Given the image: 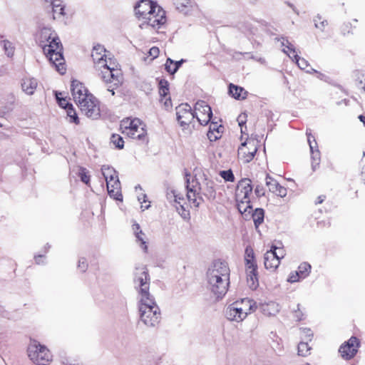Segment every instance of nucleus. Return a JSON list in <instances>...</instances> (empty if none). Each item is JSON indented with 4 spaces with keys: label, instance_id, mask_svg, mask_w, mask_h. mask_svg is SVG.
I'll return each instance as SVG.
<instances>
[{
    "label": "nucleus",
    "instance_id": "nucleus-1",
    "mask_svg": "<svg viewBox=\"0 0 365 365\" xmlns=\"http://www.w3.org/2000/svg\"><path fill=\"white\" fill-rule=\"evenodd\" d=\"M133 282L138 292L140 321L148 327H155L160 322L161 313L155 297L150 293V277L145 266L135 267Z\"/></svg>",
    "mask_w": 365,
    "mask_h": 365
},
{
    "label": "nucleus",
    "instance_id": "nucleus-2",
    "mask_svg": "<svg viewBox=\"0 0 365 365\" xmlns=\"http://www.w3.org/2000/svg\"><path fill=\"white\" fill-rule=\"evenodd\" d=\"M91 56L97 70L101 71V78L106 83V93H110L111 96L115 94V90L122 82V73L120 70L116 68L115 61L108 57L107 51L101 45H96L93 47Z\"/></svg>",
    "mask_w": 365,
    "mask_h": 365
},
{
    "label": "nucleus",
    "instance_id": "nucleus-3",
    "mask_svg": "<svg viewBox=\"0 0 365 365\" xmlns=\"http://www.w3.org/2000/svg\"><path fill=\"white\" fill-rule=\"evenodd\" d=\"M187 197L195 207H198L203 201L202 195L208 200L216 197L215 182L208 179L202 170H195V175L185 174Z\"/></svg>",
    "mask_w": 365,
    "mask_h": 365
},
{
    "label": "nucleus",
    "instance_id": "nucleus-4",
    "mask_svg": "<svg viewBox=\"0 0 365 365\" xmlns=\"http://www.w3.org/2000/svg\"><path fill=\"white\" fill-rule=\"evenodd\" d=\"M230 269L227 263L217 259L208 267L206 273L207 288L217 299L227 292L230 284Z\"/></svg>",
    "mask_w": 365,
    "mask_h": 365
},
{
    "label": "nucleus",
    "instance_id": "nucleus-5",
    "mask_svg": "<svg viewBox=\"0 0 365 365\" xmlns=\"http://www.w3.org/2000/svg\"><path fill=\"white\" fill-rule=\"evenodd\" d=\"M48 39H51V45L43 44V51L50 62L55 66L56 70L61 74H63L66 69L62 53V43L55 31L51 28L45 27L40 31L39 40L41 44L47 42Z\"/></svg>",
    "mask_w": 365,
    "mask_h": 365
},
{
    "label": "nucleus",
    "instance_id": "nucleus-6",
    "mask_svg": "<svg viewBox=\"0 0 365 365\" xmlns=\"http://www.w3.org/2000/svg\"><path fill=\"white\" fill-rule=\"evenodd\" d=\"M256 309L257 305L255 301L244 298L229 305L225 310V317L230 321L240 322Z\"/></svg>",
    "mask_w": 365,
    "mask_h": 365
},
{
    "label": "nucleus",
    "instance_id": "nucleus-7",
    "mask_svg": "<svg viewBox=\"0 0 365 365\" xmlns=\"http://www.w3.org/2000/svg\"><path fill=\"white\" fill-rule=\"evenodd\" d=\"M120 129L123 133L128 137L140 140L142 142H147V133L142 123V121L138 118H125L120 123Z\"/></svg>",
    "mask_w": 365,
    "mask_h": 365
},
{
    "label": "nucleus",
    "instance_id": "nucleus-8",
    "mask_svg": "<svg viewBox=\"0 0 365 365\" xmlns=\"http://www.w3.org/2000/svg\"><path fill=\"white\" fill-rule=\"evenodd\" d=\"M245 261L247 284L251 289H256L259 285L257 265L255 258L254 251L250 247L245 249Z\"/></svg>",
    "mask_w": 365,
    "mask_h": 365
},
{
    "label": "nucleus",
    "instance_id": "nucleus-9",
    "mask_svg": "<svg viewBox=\"0 0 365 365\" xmlns=\"http://www.w3.org/2000/svg\"><path fill=\"white\" fill-rule=\"evenodd\" d=\"M28 354L31 361L37 365H47L52 359L49 350L37 341H32L28 347Z\"/></svg>",
    "mask_w": 365,
    "mask_h": 365
},
{
    "label": "nucleus",
    "instance_id": "nucleus-10",
    "mask_svg": "<svg viewBox=\"0 0 365 365\" xmlns=\"http://www.w3.org/2000/svg\"><path fill=\"white\" fill-rule=\"evenodd\" d=\"M166 22L165 11L160 7H158L155 11H151L139 24L141 29H158Z\"/></svg>",
    "mask_w": 365,
    "mask_h": 365
},
{
    "label": "nucleus",
    "instance_id": "nucleus-11",
    "mask_svg": "<svg viewBox=\"0 0 365 365\" xmlns=\"http://www.w3.org/2000/svg\"><path fill=\"white\" fill-rule=\"evenodd\" d=\"M78 106L88 118L97 119L101 115L99 102L93 95H88V98L81 100Z\"/></svg>",
    "mask_w": 365,
    "mask_h": 365
},
{
    "label": "nucleus",
    "instance_id": "nucleus-12",
    "mask_svg": "<svg viewBox=\"0 0 365 365\" xmlns=\"http://www.w3.org/2000/svg\"><path fill=\"white\" fill-rule=\"evenodd\" d=\"M257 144L254 139H247L241 143L238 148V158L244 163L252 161L257 151Z\"/></svg>",
    "mask_w": 365,
    "mask_h": 365
},
{
    "label": "nucleus",
    "instance_id": "nucleus-13",
    "mask_svg": "<svg viewBox=\"0 0 365 365\" xmlns=\"http://www.w3.org/2000/svg\"><path fill=\"white\" fill-rule=\"evenodd\" d=\"M159 6L150 0H140L134 7L135 15L141 23L151 11H155Z\"/></svg>",
    "mask_w": 365,
    "mask_h": 365
},
{
    "label": "nucleus",
    "instance_id": "nucleus-14",
    "mask_svg": "<svg viewBox=\"0 0 365 365\" xmlns=\"http://www.w3.org/2000/svg\"><path fill=\"white\" fill-rule=\"evenodd\" d=\"M193 113L195 118H196L200 124L202 125H207L212 115L211 108L203 101H197L195 103Z\"/></svg>",
    "mask_w": 365,
    "mask_h": 365
},
{
    "label": "nucleus",
    "instance_id": "nucleus-15",
    "mask_svg": "<svg viewBox=\"0 0 365 365\" xmlns=\"http://www.w3.org/2000/svg\"><path fill=\"white\" fill-rule=\"evenodd\" d=\"M359 346V340L356 337L351 336L348 341L343 344L339 349L341 357L344 359H352L357 353L358 348Z\"/></svg>",
    "mask_w": 365,
    "mask_h": 365
},
{
    "label": "nucleus",
    "instance_id": "nucleus-16",
    "mask_svg": "<svg viewBox=\"0 0 365 365\" xmlns=\"http://www.w3.org/2000/svg\"><path fill=\"white\" fill-rule=\"evenodd\" d=\"M177 120L180 125H189L195 118L191 106L187 103H182L176 108Z\"/></svg>",
    "mask_w": 365,
    "mask_h": 365
},
{
    "label": "nucleus",
    "instance_id": "nucleus-17",
    "mask_svg": "<svg viewBox=\"0 0 365 365\" xmlns=\"http://www.w3.org/2000/svg\"><path fill=\"white\" fill-rule=\"evenodd\" d=\"M71 91L74 101L78 105L81 102V100H85L88 98V93L87 88L83 85L82 83L77 80H73L71 85Z\"/></svg>",
    "mask_w": 365,
    "mask_h": 365
},
{
    "label": "nucleus",
    "instance_id": "nucleus-18",
    "mask_svg": "<svg viewBox=\"0 0 365 365\" xmlns=\"http://www.w3.org/2000/svg\"><path fill=\"white\" fill-rule=\"evenodd\" d=\"M280 256L277 252V247L272 246L271 250L264 255V264L267 269L275 270L280 263Z\"/></svg>",
    "mask_w": 365,
    "mask_h": 365
},
{
    "label": "nucleus",
    "instance_id": "nucleus-19",
    "mask_svg": "<svg viewBox=\"0 0 365 365\" xmlns=\"http://www.w3.org/2000/svg\"><path fill=\"white\" fill-rule=\"evenodd\" d=\"M235 200L237 209L241 214L247 215L252 212L253 209L250 202V196H245L240 193L235 192Z\"/></svg>",
    "mask_w": 365,
    "mask_h": 365
},
{
    "label": "nucleus",
    "instance_id": "nucleus-20",
    "mask_svg": "<svg viewBox=\"0 0 365 365\" xmlns=\"http://www.w3.org/2000/svg\"><path fill=\"white\" fill-rule=\"evenodd\" d=\"M132 230L135 237V242L143 251L148 252V238L147 235L142 231L138 223L134 222L132 225Z\"/></svg>",
    "mask_w": 365,
    "mask_h": 365
},
{
    "label": "nucleus",
    "instance_id": "nucleus-21",
    "mask_svg": "<svg viewBox=\"0 0 365 365\" xmlns=\"http://www.w3.org/2000/svg\"><path fill=\"white\" fill-rule=\"evenodd\" d=\"M307 140L309 143V145L311 151V158L312 160V168L314 170L319 165L320 162V152L317 148V142L310 133H307Z\"/></svg>",
    "mask_w": 365,
    "mask_h": 365
},
{
    "label": "nucleus",
    "instance_id": "nucleus-22",
    "mask_svg": "<svg viewBox=\"0 0 365 365\" xmlns=\"http://www.w3.org/2000/svg\"><path fill=\"white\" fill-rule=\"evenodd\" d=\"M266 185L270 192L279 197H284L287 195V189L269 175L266 177Z\"/></svg>",
    "mask_w": 365,
    "mask_h": 365
},
{
    "label": "nucleus",
    "instance_id": "nucleus-23",
    "mask_svg": "<svg viewBox=\"0 0 365 365\" xmlns=\"http://www.w3.org/2000/svg\"><path fill=\"white\" fill-rule=\"evenodd\" d=\"M107 190L109 195L116 200H122L123 196L121 194L120 182L118 176L113 180V181L106 182Z\"/></svg>",
    "mask_w": 365,
    "mask_h": 365
},
{
    "label": "nucleus",
    "instance_id": "nucleus-24",
    "mask_svg": "<svg viewBox=\"0 0 365 365\" xmlns=\"http://www.w3.org/2000/svg\"><path fill=\"white\" fill-rule=\"evenodd\" d=\"M46 1L49 2L51 6L53 19L58 20L65 16L63 0H46Z\"/></svg>",
    "mask_w": 365,
    "mask_h": 365
},
{
    "label": "nucleus",
    "instance_id": "nucleus-25",
    "mask_svg": "<svg viewBox=\"0 0 365 365\" xmlns=\"http://www.w3.org/2000/svg\"><path fill=\"white\" fill-rule=\"evenodd\" d=\"M38 86V81L33 77H25L21 81L22 91L27 95L31 96L34 93Z\"/></svg>",
    "mask_w": 365,
    "mask_h": 365
},
{
    "label": "nucleus",
    "instance_id": "nucleus-26",
    "mask_svg": "<svg viewBox=\"0 0 365 365\" xmlns=\"http://www.w3.org/2000/svg\"><path fill=\"white\" fill-rule=\"evenodd\" d=\"M235 192L240 193L242 195L245 196H250L252 192L251 180L247 178L241 180L237 185Z\"/></svg>",
    "mask_w": 365,
    "mask_h": 365
},
{
    "label": "nucleus",
    "instance_id": "nucleus-27",
    "mask_svg": "<svg viewBox=\"0 0 365 365\" xmlns=\"http://www.w3.org/2000/svg\"><path fill=\"white\" fill-rule=\"evenodd\" d=\"M175 9L182 13L187 14L192 7L193 1L192 0H173Z\"/></svg>",
    "mask_w": 365,
    "mask_h": 365
},
{
    "label": "nucleus",
    "instance_id": "nucleus-28",
    "mask_svg": "<svg viewBox=\"0 0 365 365\" xmlns=\"http://www.w3.org/2000/svg\"><path fill=\"white\" fill-rule=\"evenodd\" d=\"M229 93L235 99H245L247 97V92L242 87L230 83L229 86Z\"/></svg>",
    "mask_w": 365,
    "mask_h": 365
},
{
    "label": "nucleus",
    "instance_id": "nucleus-29",
    "mask_svg": "<svg viewBox=\"0 0 365 365\" xmlns=\"http://www.w3.org/2000/svg\"><path fill=\"white\" fill-rule=\"evenodd\" d=\"M101 173L106 182L113 181L118 177L116 170L109 165H103Z\"/></svg>",
    "mask_w": 365,
    "mask_h": 365
},
{
    "label": "nucleus",
    "instance_id": "nucleus-30",
    "mask_svg": "<svg viewBox=\"0 0 365 365\" xmlns=\"http://www.w3.org/2000/svg\"><path fill=\"white\" fill-rule=\"evenodd\" d=\"M262 311L265 315H274L279 312V306L275 302H270L262 306Z\"/></svg>",
    "mask_w": 365,
    "mask_h": 365
},
{
    "label": "nucleus",
    "instance_id": "nucleus-31",
    "mask_svg": "<svg viewBox=\"0 0 365 365\" xmlns=\"http://www.w3.org/2000/svg\"><path fill=\"white\" fill-rule=\"evenodd\" d=\"M0 46L4 50L5 54L8 57H12L14 54L15 47L11 41L4 39L0 41Z\"/></svg>",
    "mask_w": 365,
    "mask_h": 365
},
{
    "label": "nucleus",
    "instance_id": "nucleus-32",
    "mask_svg": "<svg viewBox=\"0 0 365 365\" xmlns=\"http://www.w3.org/2000/svg\"><path fill=\"white\" fill-rule=\"evenodd\" d=\"M311 269L312 267L309 263L302 262L299 265L298 269L296 272H297V274L299 275V277H301L302 279H303L309 276Z\"/></svg>",
    "mask_w": 365,
    "mask_h": 365
},
{
    "label": "nucleus",
    "instance_id": "nucleus-33",
    "mask_svg": "<svg viewBox=\"0 0 365 365\" xmlns=\"http://www.w3.org/2000/svg\"><path fill=\"white\" fill-rule=\"evenodd\" d=\"M264 212L262 209L257 208L252 214V217L256 228L264 221Z\"/></svg>",
    "mask_w": 365,
    "mask_h": 365
},
{
    "label": "nucleus",
    "instance_id": "nucleus-34",
    "mask_svg": "<svg viewBox=\"0 0 365 365\" xmlns=\"http://www.w3.org/2000/svg\"><path fill=\"white\" fill-rule=\"evenodd\" d=\"M314 26L322 31H324L325 28L328 26V21L324 19L320 14L314 16Z\"/></svg>",
    "mask_w": 365,
    "mask_h": 365
},
{
    "label": "nucleus",
    "instance_id": "nucleus-35",
    "mask_svg": "<svg viewBox=\"0 0 365 365\" xmlns=\"http://www.w3.org/2000/svg\"><path fill=\"white\" fill-rule=\"evenodd\" d=\"M311 347L309 346L307 341H301L298 344V355L306 356L309 354Z\"/></svg>",
    "mask_w": 365,
    "mask_h": 365
},
{
    "label": "nucleus",
    "instance_id": "nucleus-36",
    "mask_svg": "<svg viewBox=\"0 0 365 365\" xmlns=\"http://www.w3.org/2000/svg\"><path fill=\"white\" fill-rule=\"evenodd\" d=\"M81 180L87 185H90V175L86 168L80 167L78 173Z\"/></svg>",
    "mask_w": 365,
    "mask_h": 365
},
{
    "label": "nucleus",
    "instance_id": "nucleus-37",
    "mask_svg": "<svg viewBox=\"0 0 365 365\" xmlns=\"http://www.w3.org/2000/svg\"><path fill=\"white\" fill-rule=\"evenodd\" d=\"M110 142L118 149L123 148L124 141L123 138L118 134H113L110 138Z\"/></svg>",
    "mask_w": 365,
    "mask_h": 365
},
{
    "label": "nucleus",
    "instance_id": "nucleus-38",
    "mask_svg": "<svg viewBox=\"0 0 365 365\" xmlns=\"http://www.w3.org/2000/svg\"><path fill=\"white\" fill-rule=\"evenodd\" d=\"M67 116L69 118V121L71 123H74L76 124L79 123V120L76 113V110L73 109V106H70L66 109Z\"/></svg>",
    "mask_w": 365,
    "mask_h": 365
},
{
    "label": "nucleus",
    "instance_id": "nucleus-39",
    "mask_svg": "<svg viewBox=\"0 0 365 365\" xmlns=\"http://www.w3.org/2000/svg\"><path fill=\"white\" fill-rule=\"evenodd\" d=\"M293 57L294 58V61L297 64L299 68L304 70L308 66V62L304 58H300L296 51H293Z\"/></svg>",
    "mask_w": 365,
    "mask_h": 365
},
{
    "label": "nucleus",
    "instance_id": "nucleus-40",
    "mask_svg": "<svg viewBox=\"0 0 365 365\" xmlns=\"http://www.w3.org/2000/svg\"><path fill=\"white\" fill-rule=\"evenodd\" d=\"M169 84L165 80H161L159 83V93L160 96H166L169 92Z\"/></svg>",
    "mask_w": 365,
    "mask_h": 365
},
{
    "label": "nucleus",
    "instance_id": "nucleus-41",
    "mask_svg": "<svg viewBox=\"0 0 365 365\" xmlns=\"http://www.w3.org/2000/svg\"><path fill=\"white\" fill-rule=\"evenodd\" d=\"M221 128V126L220 127H217V124L215 123H212L210 125V130L209 132L207 133V137L210 140H217V138H219V136L217 135H215L214 134V132L213 130H216L217 133L219 134L220 133V130L219 129Z\"/></svg>",
    "mask_w": 365,
    "mask_h": 365
},
{
    "label": "nucleus",
    "instance_id": "nucleus-42",
    "mask_svg": "<svg viewBox=\"0 0 365 365\" xmlns=\"http://www.w3.org/2000/svg\"><path fill=\"white\" fill-rule=\"evenodd\" d=\"M220 175L225 181H227V182H234L235 181V176L231 170H222L220 172Z\"/></svg>",
    "mask_w": 365,
    "mask_h": 365
},
{
    "label": "nucleus",
    "instance_id": "nucleus-43",
    "mask_svg": "<svg viewBox=\"0 0 365 365\" xmlns=\"http://www.w3.org/2000/svg\"><path fill=\"white\" fill-rule=\"evenodd\" d=\"M166 196H167V199L170 202L173 201V202L180 205V202L178 200V195L175 190H172L168 192Z\"/></svg>",
    "mask_w": 365,
    "mask_h": 365
},
{
    "label": "nucleus",
    "instance_id": "nucleus-44",
    "mask_svg": "<svg viewBox=\"0 0 365 365\" xmlns=\"http://www.w3.org/2000/svg\"><path fill=\"white\" fill-rule=\"evenodd\" d=\"M281 44L282 46H283V48H285L286 50L291 51L293 53V51H295V48L294 46L286 38H281Z\"/></svg>",
    "mask_w": 365,
    "mask_h": 365
},
{
    "label": "nucleus",
    "instance_id": "nucleus-45",
    "mask_svg": "<svg viewBox=\"0 0 365 365\" xmlns=\"http://www.w3.org/2000/svg\"><path fill=\"white\" fill-rule=\"evenodd\" d=\"M174 61L168 58L165 64V70L170 74H174L176 71H173Z\"/></svg>",
    "mask_w": 365,
    "mask_h": 365
},
{
    "label": "nucleus",
    "instance_id": "nucleus-46",
    "mask_svg": "<svg viewBox=\"0 0 365 365\" xmlns=\"http://www.w3.org/2000/svg\"><path fill=\"white\" fill-rule=\"evenodd\" d=\"M56 100L59 104V106L66 110L72 104L67 102V101L63 98H60L58 94H56Z\"/></svg>",
    "mask_w": 365,
    "mask_h": 365
},
{
    "label": "nucleus",
    "instance_id": "nucleus-47",
    "mask_svg": "<svg viewBox=\"0 0 365 365\" xmlns=\"http://www.w3.org/2000/svg\"><path fill=\"white\" fill-rule=\"evenodd\" d=\"M78 268L81 272H86L88 268V264L85 258L82 257L78 260Z\"/></svg>",
    "mask_w": 365,
    "mask_h": 365
},
{
    "label": "nucleus",
    "instance_id": "nucleus-48",
    "mask_svg": "<svg viewBox=\"0 0 365 365\" xmlns=\"http://www.w3.org/2000/svg\"><path fill=\"white\" fill-rule=\"evenodd\" d=\"M300 279H302V278L299 277V275L297 274V272H292L289 274V278H288V282L293 283V282H297L299 281Z\"/></svg>",
    "mask_w": 365,
    "mask_h": 365
},
{
    "label": "nucleus",
    "instance_id": "nucleus-49",
    "mask_svg": "<svg viewBox=\"0 0 365 365\" xmlns=\"http://www.w3.org/2000/svg\"><path fill=\"white\" fill-rule=\"evenodd\" d=\"M160 51L158 47L153 46L149 51V54L153 58H157L159 55Z\"/></svg>",
    "mask_w": 365,
    "mask_h": 365
},
{
    "label": "nucleus",
    "instance_id": "nucleus-50",
    "mask_svg": "<svg viewBox=\"0 0 365 365\" xmlns=\"http://www.w3.org/2000/svg\"><path fill=\"white\" fill-rule=\"evenodd\" d=\"M301 332L302 334H304L306 336V337H307V339H306L307 340H311V337L313 336V333L311 331V329L307 328H303L301 329Z\"/></svg>",
    "mask_w": 365,
    "mask_h": 365
},
{
    "label": "nucleus",
    "instance_id": "nucleus-51",
    "mask_svg": "<svg viewBox=\"0 0 365 365\" xmlns=\"http://www.w3.org/2000/svg\"><path fill=\"white\" fill-rule=\"evenodd\" d=\"M255 194L258 196H262L264 195V190L262 186L257 185L255 190Z\"/></svg>",
    "mask_w": 365,
    "mask_h": 365
},
{
    "label": "nucleus",
    "instance_id": "nucleus-52",
    "mask_svg": "<svg viewBox=\"0 0 365 365\" xmlns=\"http://www.w3.org/2000/svg\"><path fill=\"white\" fill-rule=\"evenodd\" d=\"M358 88L361 91L365 92V78L359 81L357 84Z\"/></svg>",
    "mask_w": 365,
    "mask_h": 365
},
{
    "label": "nucleus",
    "instance_id": "nucleus-53",
    "mask_svg": "<svg viewBox=\"0 0 365 365\" xmlns=\"http://www.w3.org/2000/svg\"><path fill=\"white\" fill-rule=\"evenodd\" d=\"M183 62V60H180V61H174V63H173V71H176L178 70V68H180V66H181V64Z\"/></svg>",
    "mask_w": 365,
    "mask_h": 365
},
{
    "label": "nucleus",
    "instance_id": "nucleus-54",
    "mask_svg": "<svg viewBox=\"0 0 365 365\" xmlns=\"http://www.w3.org/2000/svg\"><path fill=\"white\" fill-rule=\"evenodd\" d=\"M44 256L43 255H36L35 256L34 259H35V262L37 264H43V262L41 261V259Z\"/></svg>",
    "mask_w": 365,
    "mask_h": 365
},
{
    "label": "nucleus",
    "instance_id": "nucleus-55",
    "mask_svg": "<svg viewBox=\"0 0 365 365\" xmlns=\"http://www.w3.org/2000/svg\"><path fill=\"white\" fill-rule=\"evenodd\" d=\"M245 115H240L237 118V121L239 123V125L242 128V125L245 123Z\"/></svg>",
    "mask_w": 365,
    "mask_h": 365
},
{
    "label": "nucleus",
    "instance_id": "nucleus-56",
    "mask_svg": "<svg viewBox=\"0 0 365 365\" xmlns=\"http://www.w3.org/2000/svg\"><path fill=\"white\" fill-rule=\"evenodd\" d=\"M282 51L284 53H285L290 58H292L293 61H294V58L293 57V53L291 51L286 50L285 48H283Z\"/></svg>",
    "mask_w": 365,
    "mask_h": 365
},
{
    "label": "nucleus",
    "instance_id": "nucleus-57",
    "mask_svg": "<svg viewBox=\"0 0 365 365\" xmlns=\"http://www.w3.org/2000/svg\"><path fill=\"white\" fill-rule=\"evenodd\" d=\"M145 197H146V195L145 194H143V195H142V196H138V200L141 204H143V202H146Z\"/></svg>",
    "mask_w": 365,
    "mask_h": 365
},
{
    "label": "nucleus",
    "instance_id": "nucleus-58",
    "mask_svg": "<svg viewBox=\"0 0 365 365\" xmlns=\"http://www.w3.org/2000/svg\"><path fill=\"white\" fill-rule=\"evenodd\" d=\"M277 252L281 257L280 259L284 257V250L282 249H279L277 247Z\"/></svg>",
    "mask_w": 365,
    "mask_h": 365
},
{
    "label": "nucleus",
    "instance_id": "nucleus-59",
    "mask_svg": "<svg viewBox=\"0 0 365 365\" xmlns=\"http://www.w3.org/2000/svg\"><path fill=\"white\" fill-rule=\"evenodd\" d=\"M359 120H360V121H361V123H364V125H365V115H360L359 116Z\"/></svg>",
    "mask_w": 365,
    "mask_h": 365
},
{
    "label": "nucleus",
    "instance_id": "nucleus-60",
    "mask_svg": "<svg viewBox=\"0 0 365 365\" xmlns=\"http://www.w3.org/2000/svg\"><path fill=\"white\" fill-rule=\"evenodd\" d=\"M325 197L324 196H319L318 197V202L317 203H322L324 200Z\"/></svg>",
    "mask_w": 365,
    "mask_h": 365
},
{
    "label": "nucleus",
    "instance_id": "nucleus-61",
    "mask_svg": "<svg viewBox=\"0 0 365 365\" xmlns=\"http://www.w3.org/2000/svg\"><path fill=\"white\" fill-rule=\"evenodd\" d=\"M178 200L181 202V201L184 200V198L181 195H180V194H178Z\"/></svg>",
    "mask_w": 365,
    "mask_h": 365
},
{
    "label": "nucleus",
    "instance_id": "nucleus-62",
    "mask_svg": "<svg viewBox=\"0 0 365 365\" xmlns=\"http://www.w3.org/2000/svg\"><path fill=\"white\" fill-rule=\"evenodd\" d=\"M307 72H308V73H312V72H313V73H318V71H316V70H314V69H313V68H312V69H311V71H308Z\"/></svg>",
    "mask_w": 365,
    "mask_h": 365
},
{
    "label": "nucleus",
    "instance_id": "nucleus-63",
    "mask_svg": "<svg viewBox=\"0 0 365 365\" xmlns=\"http://www.w3.org/2000/svg\"><path fill=\"white\" fill-rule=\"evenodd\" d=\"M51 39H48V41L47 42H45L44 44H51ZM43 43L41 44V46H43Z\"/></svg>",
    "mask_w": 365,
    "mask_h": 365
},
{
    "label": "nucleus",
    "instance_id": "nucleus-64",
    "mask_svg": "<svg viewBox=\"0 0 365 365\" xmlns=\"http://www.w3.org/2000/svg\"><path fill=\"white\" fill-rule=\"evenodd\" d=\"M318 74H319V76H318V77H319V78H320L321 79H322V77L324 76V74L320 73H319V72H318Z\"/></svg>",
    "mask_w": 365,
    "mask_h": 365
}]
</instances>
